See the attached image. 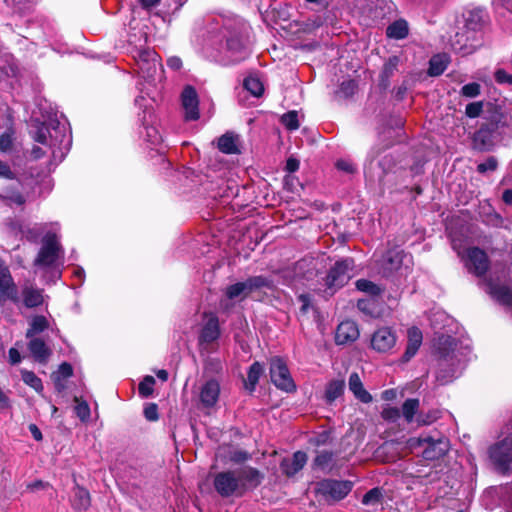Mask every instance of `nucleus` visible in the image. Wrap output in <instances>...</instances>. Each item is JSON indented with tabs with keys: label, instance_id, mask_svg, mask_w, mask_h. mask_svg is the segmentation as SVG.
I'll use <instances>...</instances> for the list:
<instances>
[{
	"label": "nucleus",
	"instance_id": "a18cd8bd",
	"mask_svg": "<svg viewBox=\"0 0 512 512\" xmlns=\"http://www.w3.org/2000/svg\"><path fill=\"white\" fill-rule=\"evenodd\" d=\"M77 403L75 406V412L82 421H87L90 417V408L85 401H80L77 397L75 398Z\"/></svg>",
	"mask_w": 512,
	"mask_h": 512
},
{
	"label": "nucleus",
	"instance_id": "4be33fe9",
	"mask_svg": "<svg viewBox=\"0 0 512 512\" xmlns=\"http://www.w3.org/2000/svg\"><path fill=\"white\" fill-rule=\"evenodd\" d=\"M306 462V453L297 451L291 458L284 459L281 462V469L287 476H293L304 467Z\"/></svg>",
	"mask_w": 512,
	"mask_h": 512
},
{
	"label": "nucleus",
	"instance_id": "ddd939ff",
	"mask_svg": "<svg viewBox=\"0 0 512 512\" xmlns=\"http://www.w3.org/2000/svg\"><path fill=\"white\" fill-rule=\"evenodd\" d=\"M369 164L365 167V176L371 182H381L384 175L391 169L392 158L384 156L381 161L374 163V155L370 156Z\"/></svg>",
	"mask_w": 512,
	"mask_h": 512
},
{
	"label": "nucleus",
	"instance_id": "20e7f679",
	"mask_svg": "<svg viewBox=\"0 0 512 512\" xmlns=\"http://www.w3.org/2000/svg\"><path fill=\"white\" fill-rule=\"evenodd\" d=\"M489 458L496 468L505 472L512 463V434L501 435L500 438L490 446Z\"/></svg>",
	"mask_w": 512,
	"mask_h": 512
},
{
	"label": "nucleus",
	"instance_id": "6e6d98bb",
	"mask_svg": "<svg viewBox=\"0 0 512 512\" xmlns=\"http://www.w3.org/2000/svg\"><path fill=\"white\" fill-rule=\"evenodd\" d=\"M299 302L301 303L300 311L302 313H307L311 308V298L307 294H301L298 297Z\"/></svg>",
	"mask_w": 512,
	"mask_h": 512
},
{
	"label": "nucleus",
	"instance_id": "37998d69",
	"mask_svg": "<svg viewBox=\"0 0 512 512\" xmlns=\"http://www.w3.org/2000/svg\"><path fill=\"white\" fill-rule=\"evenodd\" d=\"M249 292L251 293L253 290L262 288V287H270L271 281L263 276H255L247 279L246 281Z\"/></svg>",
	"mask_w": 512,
	"mask_h": 512
},
{
	"label": "nucleus",
	"instance_id": "f8f14e48",
	"mask_svg": "<svg viewBox=\"0 0 512 512\" xmlns=\"http://www.w3.org/2000/svg\"><path fill=\"white\" fill-rule=\"evenodd\" d=\"M8 300L17 303L19 301L17 288L9 269L0 265V304Z\"/></svg>",
	"mask_w": 512,
	"mask_h": 512
},
{
	"label": "nucleus",
	"instance_id": "13d9d810",
	"mask_svg": "<svg viewBox=\"0 0 512 512\" xmlns=\"http://www.w3.org/2000/svg\"><path fill=\"white\" fill-rule=\"evenodd\" d=\"M355 89L356 83L352 80L344 81L340 86L341 92H343L346 96L352 95Z\"/></svg>",
	"mask_w": 512,
	"mask_h": 512
},
{
	"label": "nucleus",
	"instance_id": "8fccbe9b",
	"mask_svg": "<svg viewBox=\"0 0 512 512\" xmlns=\"http://www.w3.org/2000/svg\"><path fill=\"white\" fill-rule=\"evenodd\" d=\"M13 131L8 130L0 136V150L6 152L11 149L13 144Z\"/></svg>",
	"mask_w": 512,
	"mask_h": 512
},
{
	"label": "nucleus",
	"instance_id": "6ab92c4d",
	"mask_svg": "<svg viewBox=\"0 0 512 512\" xmlns=\"http://www.w3.org/2000/svg\"><path fill=\"white\" fill-rule=\"evenodd\" d=\"M220 385L216 380L207 381L200 390V401L205 407H213L219 398Z\"/></svg>",
	"mask_w": 512,
	"mask_h": 512
},
{
	"label": "nucleus",
	"instance_id": "f03ea898",
	"mask_svg": "<svg viewBox=\"0 0 512 512\" xmlns=\"http://www.w3.org/2000/svg\"><path fill=\"white\" fill-rule=\"evenodd\" d=\"M451 243L453 250L458 254L470 272L476 276H482L486 273L489 261L483 250L469 247L468 239L456 234L451 235Z\"/></svg>",
	"mask_w": 512,
	"mask_h": 512
},
{
	"label": "nucleus",
	"instance_id": "b1692460",
	"mask_svg": "<svg viewBox=\"0 0 512 512\" xmlns=\"http://www.w3.org/2000/svg\"><path fill=\"white\" fill-rule=\"evenodd\" d=\"M348 386L349 390L359 401L363 403L372 401L371 394L364 388L362 380L357 373H352L349 376Z\"/></svg>",
	"mask_w": 512,
	"mask_h": 512
},
{
	"label": "nucleus",
	"instance_id": "dca6fc26",
	"mask_svg": "<svg viewBox=\"0 0 512 512\" xmlns=\"http://www.w3.org/2000/svg\"><path fill=\"white\" fill-rule=\"evenodd\" d=\"M359 337V329L354 321L346 320L341 322L335 333V341L338 345L354 342Z\"/></svg>",
	"mask_w": 512,
	"mask_h": 512
},
{
	"label": "nucleus",
	"instance_id": "412c9836",
	"mask_svg": "<svg viewBox=\"0 0 512 512\" xmlns=\"http://www.w3.org/2000/svg\"><path fill=\"white\" fill-rule=\"evenodd\" d=\"M227 53L230 63H237L249 55L247 46L238 37L228 39Z\"/></svg>",
	"mask_w": 512,
	"mask_h": 512
},
{
	"label": "nucleus",
	"instance_id": "ea45409f",
	"mask_svg": "<svg viewBox=\"0 0 512 512\" xmlns=\"http://www.w3.org/2000/svg\"><path fill=\"white\" fill-rule=\"evenodd\" d=\"M155 383L154 377L150 375L145 376L138 386L139 395L142 398L150 397L153 394Z\"/></svg>",
	"mask_w": 512,
	"mask_h": 512
},
{
	"label": "nucleus",
	"instance_id": "5fc2aeb1",
	"mask_svg": "<svg viewBox=\"0 0 512 512\" xmlns=\"http://www.w3.org/2000/svg\"><path fill=\"white\" fill-rule=\"evenodd\" d=\"M495 79L498 83H512V75L508 74L506 71L499 69L495 72Z\"/></svg>",
	"mask_w": 512,
	"mask_h": 512
},
{
	"label": "nucleus",
	"instance_id": "aec40b11",
	"mask_svg": "<svg viewBox=\"0 0 512 512\" xmlns=\"http://www.w3.org/2000/svg\"><path fill=\"white\" fill-rule=\"evenodd\" d=\"M28 349L33 358L35 359V361L43 364L48 362L52 354L51 349L40 338H30V341L28 343Z\"/></svg>",
	"mask_w": 512,
	"mask_h": 512
},
{
	"label": "nucleus",
	"instance_id": "052dcab7",
	"mask_svg": "<svg viewBox=\"0 0 512 512\" xmlns=\"http://www.w3.org/2000/svg\"><path fill=\"white\" fill-rule=\"evenodd\" d=\"M8 356H9V362L12 365H16V364L20 363L22 360L19 351L14 347L9 349Z\"/></svg>",
	"mask_w": 512,
	"mask_h": 512
},
{
	"label": "nucleus",
	"instance_id": "5701e85b",
	"mask_svg": "<svg viewBox=\"0 0 512 512\" xmlns=\"http://www.w3.org/2000/svg\"><path fill=\"white\" fill-rule=\"evenodd\" d=\"M423 336L420 329L411 327L408 330V343L403 355L404 361H409L418 351L422 344Z\"/></svg>",
	"mask_w": 512,
	"mask_h": 512
},
{
	"label": "nucleus",
	"instance_id": "c756f323",
	"mask_svg": "<svg viewBox=\"0 0 512 512\" xmlns=\"http://www.w3.org/2000/svg\"><path fill=\"white\" fill-rule=\"evenodd\" d=\"M408 31V23L400 19L387 27L386 34L389 38L403 39L408 35Z\"/></svg>",
	"mask_w": 512,
	"mask_h": 512
},
{
	"label": "nucleus",
	"instance_id": "1a4fd4ad",
	"mask_svg": "<svg viewBox=\"0 0 512 512\" xmlns=\"http://www.w3.org/2000/svg\"><path fill=\"white\" fill-rule=\"evenodd\" d=\"M270 377L274 385L281 390L292 392L296 389L287 365L281 358L275 357L271 359Z\"/></svg>",
	"mask_w": 512,
	"mask_h": 512
},
{
	"label": "nucleus",
	"instance_id": "f3484780",
	"mask_svg": "<svg viewBox=\"0 0 512 512\" xmlns=\"http://www.w3.org/2000/svg\"><path fill=\"white\" fill-rule=\"evenodd\" d=\"M21 298L26 308H35L43 305L48 296L44 295L43 289L26 284L22 287Z\"/></svg>",
	"mask_w": 512,
	"mask_h": 512
},
{
	"label": "nucleus",
	"instance_id": "7c9ffc66",
	"mask_svg": "<svg viewBox=\"0 0 512 512\" xmlns=\"http://www.w3.org/2000/svg\"><path fill=\"white\" fill-rule=\"evenodd\" d=\"M246 282H238L228 286L225 290V296L229 300L243 299L249 294Z\"/></svg>",
	"mask_w": 512,
	"mask_h": 512
},
{
	"label": "nucleus",
	"instance_id": "79ce46f5",
	"mask_svg": "<svg viewBox=\"0 0 512 512\" xmlns=\"http://www.w3.org/2000/svg\"><path fill=\"white\" fill-rule=\"evenodd\" d=\"M282 124L288 129V130H296L299 128V118L298 113L296 111H289L282 115L281 117Z\"/></svg>",
	"mask_w": 512,
	"mask_h": 512
},
{
	"label": "nucleus",
	"instance_id": "c9c22d12",
	"mask_svg": "<svg viewBox=\"0 0 512 512\" xmlns=\"http://www.w3.org/2000/svg\"><path fill=\"white\" fill-rule=\"evenodd\" d=\"M262 373H263V367L259 362H255L250 366L249 371H248L247 383H246V387L250 391H253L255 389Z\"/></svg>",
	"mask_w": 512,
	"mask_h": 512
},
{
	"label": "nucleus",
	"instance_id": "bb28decb",
	"mask_svg": "<svg viewBox=\"0 0 512 512\" xmlns=\"http://www.w3.org/2000/svg\"><path fill=\"white\" fill-rule=\"evenodd\" d=\"M238 138L233 133H225L218 139V149L226 154L238 153Z\"/></svg>",
	"mask_w": 512,
	"mask_h": 512
},
{
	"label": "nucleus",
	"instance_id": "bf43d9fd",
	"mask_svg": "<svg viewBox=\"0 0 512 512\" xmlns=\"http://www.w3.org/2000/svg\"><path fill=\"white\" fill-rule=\"evenodd\" d=\"M167 66L174 71L180 70L182 60L178 56H171L167 59Z\"/></svg>",
	"mask_w": 512,
	"mask_h": 512
},
{
	"label": "nucleus",
	"instance_id": "72a5a7b5",
	"mask_svg": "<svg viewBox=\"0 0 512 512\" xmlns=\"http://www.w3.org/2000/svg\"><path fill=\"white\" fill-rule=\"evenodd\" d=\"M21 377L23 382L34 389L37 393L43 392V384L41 379L32 371L21 370Z\"/></svg>",
	"mask_w": 512,
	"mask_h": 512
},
{
	"label": "nucleus",
	"instance_id": "f257e3e1",
	"mask_svg": "<svg viewBox=\"0 0 512 512\" xmlns=\"http://www.w3.org/2000/svg\"><path fill=\"white\" fill-rule=\"evenodd\" d=\"M59 230L57 223L51 224V230L43 238L42 246L34 260V265L43 269H51L53 281L61 277V270L58 261L61 254V245L58 242L56 231Z\"/></svg>",
	"mask_w": 512,
	"mask_h": 512
},
{
	"label": "nucleus",
	"instance_id": "39448f33",
	"mask_svg": "<svg viewBox=\"0 0 512 512\" xmlns=\"http://www.w3.org/2000/svg\"><path fill=\"white\" fill-rule=\"evenodd\" d=\"M62 132V138L58 146H56L55 142L52 140L53 137L44 124L37 125L36 130L31 133L36 142L43 144L51 150L53 159L61 161L65 154L64 150H67L69 144V138L65 135V127L62 128Z\"/></svg>",
	"mask_w": 512,
	"mask_h": 512
},
{
	"label": "nucleus",
	"instance_id": "a19ab883",
	"mask_svg": "<svg viewBox=\"0 0 512 512\" xmlns=\"http://www.w3.org/2000/svg\"><path fill=\"white\" fill-rule=\"evenodd\" d=\"M356 287L359 291L371 296L379 295L382 291L378 285L365 279L358 280L356 282Z\"/></svg>",
	"mask_w": 512,
	"mask_h": 512
},
{
	"label": "nucleus",
	"instance_id": "09e8293b",
	"mask_svg": "<svg viewBox=\"0 0 512 512\" xmlns=\"http://www.w3.org/2000/svg\"><path fill=\"white\" fill-rule=\"evenodd\" d=\"M483 110V102L477 101L469 103L466 106L465 113L470 118H476L478 117Z\"/></svg>",
	"mask_w": 512,
	"mask_h": 512
},
{
	"label": "nucleus",
	"instance_id": "3c124183",
	"mask_svg": "<svg viewBox=\"0 0 512 512\" xmlns=\"http://www.w3.org/2000/svg\"><path fill=\"white\" fill-rule=\"evenodd\" d=\"M144 416L148 421L154 422L159 418L158 406L155 403H147L144 407Z\"/></svg>",
	"mask_w": 512,
	"mask_h": 512
},
{
	"label": "nucleus",
	"instance_id": "423d86ee",
	"mask_svg": "<svg viewBox=\"0 0 512 512\" xmlns=\"http://www.w3.org/2000/svg\"><path fill=\"white\" fill-rule=\"evenodd\" d=\"M214 487L222 497L241 496L244 493V485L236 471H225L216 474Z\"/></svg>",
	"mask_w": 512,
	"mask_h": 512
},
{
	"label": "nucleus",
	"instance_id": "6e6552de",
	"mask_svg": "<svg viewBox=\"0 0 512 512\" xmlns=\"http://www.w3.org/2000/svg\"><path fill=\"white\" fill-rule=\"evenodd\" d=\"M397 344V334L391 327L383 326L373 332L370 347L377 353L389 354Z\"/></svg>",
	"mask_w": 512,
	"mask_h": 512
},
{
	"label": "nucleus",
	"instance_id": "0eeeda50",
	"mask_svg": "<svg viewBox=\"0 0 512 512\" xmlns=\"http://www.w3.org/2000/svg\"><path fill=\"white\" fill-rule=\"evenodd\" d=\"M353 266L354 263L352 259H344L336 262L325 279L327 288L335 290L344 286L353 276Z\"/></svg>",
	"mask_w": 512,
	"mask_h": 512
},
{
	"label": "nucleus",
	"instance_id": "473e14b6",
	"mask_svg": "<svg viewBox=\"0 0 512 512\" xmlns=\"http://www.w3.org/2000/svg\"><path fill=\"white\" fill-rule=\"evenodd\" d=\"M344 381L343 380H333L331 381L326 388L325 398L327 402L331 403L335 401L338 397H340L344 391Z\"/></svg>",
	"mask_w": 512,
	"mask_h": 512
},
{
	"label": "nucleus",
	"instance_id": "0e129e2a",
	"mask_svg": "<svg viewBox=\"0 0 512 512\" xmlns=\"http://www.w3.org/2000/svg\"><path fill=\"white\" fill-rule=\"evenodd\" d=\"M299 169V161L295 158H289L286 162V170L288 172H295Z\"/></svg>",
	"mask_w": 512,
	"mask_h": 512
},
{
	"label": "nucleus",
	"instance_id": "393cba45",
	"mask_svg": "<svg viewBox=\"0 0 512 512\" xmlns=\"http://www.w3.org/2000/svg\"><path fill=\"white\" fill-rule=\"evenodd\" d=\"M71 504L75 510H87L91 505V498L89 492L85 488L76 486L73 490Z\"/></svg>",
	"mask_w": 512,
	"mask_h": 512
},
{
	"label": "nucleus",
	"instance_id": "774afa93",
	"mask_svg": "<svg viewBox=\"0 0 512 512\" xmlns=\"http://www.w3.org/2000/svg\"><path fill=\"white\" fill-rule=\"evenodd\" d=\"M502 198L506 204L512 205V189L505 190Z\"/></svg>",
	"mask_w": 512,
	"mask_h": 512
},
{
	"label": "nucleus",
	"instance_id": "a211bd4d",
	"mask_svg": "<svg viewBox=\"0 0 512 512\" xmlns=\"http://www.w3.org/2000/svg\"><path fill=\"white\" fill-rule=\"evenodd\" d=\"M411 256L405 254L402 250L393 249L384 256V268L388 271H398L402 266L409 267Z\"/></svg>",
	"mask_w": 512,
	"mask_h": 512
},
{
	"label": "nucleus",
	"instance_id": "c85d7f7f",
	"mask_svg": "<svg viewBox=\"0 0 512 512\" xmlns=\"http://www.w3.org/2000/svg\"><path fill=\"white\" fill-rule=\"evenodd\" d=\"M236 472L244 485V492L246 491L248 485L257 486L261 481V476L256 469L246 468L242 470H236Z\"/></svg>",
	"mask_w": 512,
	"mask_h": 512
},
{
	"label": "nucleus",
	"instance_id": "338daca9",
	"mask_svg": "<svg viewBox=\"0 0 512 512\" xmlns=\"http://www.w3.org/2000/svg\"><path fill=\"white\" fill-rule=\"evenodd\" d=\"M47 485H48L47 483H44V482L38 480V481H35V482L29 484L27 487H28V489L35 491V490H39V489H44Z\"/></svg>",
	"mask_w": 512,
	"mask_h": 512
},
{
	"label": "nucleus",
	"instance_id": "9b49d317",
	"mask_svg": "<svg viewBox=\"0 0 512 512\" xmlns=\"http://www.w3.org/2000/svg\"><path fill=\"white\" fill-rule=\"evenodd\" d=\"M135 61L139 72L145 79H152L156 75L158 68L161 67L157 53L151 49L139 51L137 56H135Z\"/></svg>",
	"mask_w": 512,
	"mask_h": 512
},
{
	"label": "nucleus",
	"instance_id": "a878e982",
	"mask_svg": "<svg viewBox=\"0 0 512 512\" xmlns=\"http://www.w3.org/2000/svg\"><path fill=\"white\" fill-rule=\"evenodd\" d=\"M488 292L498 302L507 306H512V290L509 287L489 283Z\"/></svg>",
	"mask_w": 512,
	"mask_h": 512
},
{
	"label": "nucleus",
	"instance_id": "9d476101",
	"mask_svg": "<svg viewBox=\"0 0 512 512\" xmlns=\"http://www.w3.org/2000/svg\"><path fill=\"white\" fill-rule=\"evenodd\" d=\"M352 489L349 481L324 480L318 484L317 491L327 501H338L348 495Z\"/></svg>",
	"mask_w": 512,
	"mask_h": 512
},
{
	"label": "nucleus",
	"instance_id": "2f4dec72",
	"mask_svg": "<svg viewBox=\"0 0 512 512\" xmlns=\"http://www.w3.org/2000/svg\"><path fill=\"white\" fill-rule=\"evenodd\" d=\"M49 326V322L45 316H34L30 321V327L26 332L27 338H32L34 335L43 332Z\"/></svg>",
	"mask_w": 512,
	"mask_h": 512
},
{
	"label": "nucleus",
	"instance_id": "7ed1b4c3",
	"mask_svg": "<svg viewBox=\"0 0 512 512\" xmlns=\"http://www.w3.org/2000/svg\"><path fill=\"white\" fill-rule=\"evenodd\" d=\"M410 448H422V457L426 460H437L444 456L449 449V442L444 437L434 438L430 435H421L408 440Z\"/></svg>",
	"mask_w": 512,
	"mask_h": 512
},
{
	"label": "nucleus",
	"instance_id": "58836bf2",
	"mask_svg": "<svg viewBox=\"0 0 512 512\" xmlns=\"http://www.w3.org/2000/svg\"><path fill=\"white\" fill-rule=\"evenodd\" d=\"M244 87L255 97L261 96L264 91L262 82L254 76H249L244 80Z\"/></svg>",
	"mask_w": 512,
	"mask_h": 512
},
{
	"label": "nucleus",
	"instance_id": "e433bc0d",
	"mask_svg": "<svg viewBox=\"0 0 512 512\" xmlns=\"http://www.w3.org/2000/svg\"><path fill=\"white\" fill-rule=\"evenodd\" d=\"M419 400L418 399H407L402 405V413L405 420L408 423L414 421V417L419 409Z\"/></svg>",
	"mask_w": 512,
	"mask_h": 512
},
{
	"label": "nucleus",
	"instance_id": "4468645a",
	"mask_svg": "<svg viewBox=\"0 0 512 512\" xmlns=\"http://www.w3.org/2000/svg\"><path fill=\"white\" fill-rule=\"evenodd\" d=\"M219 336L220 326L218 317L213 314L206 315L205 322L199 335L200 345H209L215 342Z\"/></svg>",
	"mask_w": 512,
	"mask_h": 512
},
{
	"label": "nucleus",
	"instance_id": "de8ad7c7",
	"mask_svg": "<svg viewBox=\"0 0 512 512\" xmlns=\"http://www.w3.org/2000/svg\"><path fill=\"white\" fill-rule=\"evenodd\" d=\"M399 58L396 56L390 57L384 64L382 75L385 78H389L397 70Z\"/></svg>",
	"mask_w": 512,
	"mask_h": 512
},
{
	"label": "nucleus",
	"instance_id": "4d7b16f0",
	"mask_svg": "<svg viewBox=\"0 0 512 512\" xmlns=\"http://www.w3.org/2000/svg\"><path fill=\"white\" fill-rule=\"evenodd\" d=\"M336 167L339 170H342L347 173H353L355 170L353 163L348 160H344V159L338 160L336 162Z\"/></svg>",
	"mask_w": 512,
	"mask_h": 512
},
{
	"label": "nucleus",
	"instance_id": "e2e57ef3",
	"mask_svg": "<svg viewBox=\"0 0 512 512\" xmlns=\"http://www.w3.org/2000/svg\"><path fill=\"white\" fill-rule=\"evenodd\" d=\"M0 177L8 179L13 178V173L10 170L9 166L2 161H0Z\"/></svg>",
	"mask_w": 512,
	"mask_h": 512
},
{
	"label": "nucleus",
	"instance_id": "cd10ccee",
	"mask_svg": "<svg viewBox=\"0 0 512 512\" xmlns=\"http://www.w3.org/2000/svg\"><path fill=\"white\" fill-rule=\"evenodd\" d=\"M449 56L447 54H437L430 60L428 73L431 76L441 75L447 68Z\"/></svg>",
	"mask_w": 512,
	"mask_h": 512
},
{
	"label": "nucleus",
	"instance_id": "f704fd0d",
	"mask_svg": "<svg viewBox=\"0 0 512 512\" xmlns=\"http://www.w3.org/2000/svg\"><path fill=\"white\" fill-rule=\"evenodd\" d=\"M73 369L72 366L68 363H62L57 372L53 375L54 383L56 388L60 391L64 388V384L62 383L63 379H67L72 376Z\"/></svg>",
	"mask_w": 512,
	"mask_h": 512
},
{
	"label": "nucleus",
	"instance_id": "4c0bfd02",
	"mask_svg": "<svg viewBox=\"0 0 512 512\" xmlns=\"http://www.w3.org/2000/svg\"><path fill=\"white\" fill-rule=\"evenodd\" d=\"M333 464V454L327 451L320 452L314 460V465L323 471L331 470Z\"/></svg>",
	"mask_w": 512,
	"mask_h": 512
},
{
	"label": "nucleus",
	"instance_id": "69168bd1",
	"mask_svg": "<svg viewBox=\"0 0 512 512\" xmlns=\"http://www.w3.org/2000/svg\"><path fill=\"white\" fill-rule=\"evenodd\" d=\"M29 430L35 440L40 441L42 439V433L35 424H31Z\"/></svg>",
	"mask_w": 512,
	"mask_h": 512
},
{
	"label": "nucleus",
	"instance_id": "603ef678",
	"mask_svg": "<svg viewBox=\"0 0 512 512\" xmlns=\"http://www.w3.org/2000/svg\"><path fill=\"white\" fill-rule=\"evenodd\" d=\"M497 165H498V162H497L496 158L489 157L487 160H485L484 162L480 163L477 166V170L480 173H486V172H489V171L496 170Z\"/></svg>",
	"mask_w": 512,
	"mask_h": 512
},
{
	"label": "nucleus",
	"instance_id": "864d4df0",
	"mask_svg": "<svg viewBox=\"0 0 512 512\" xmlns=\"http://www.w3.org/2000/svg\"><path fill=\"white\" fill-rule=\"evenodd\" d=\"M383 419L388 421H396L400 417V410L397 407L387 406L381 413Z\"/></svg>",
	"mask_w": 512,
	"mask_h": 512
},
{
	"label": "nucleus",
	"instance_id": "c03bdc74",
	"mask_svg": "<svg viewBox=\"0 0 512 512\" xmlns=\"http://www.w3.org/2000/svg\"><path fill=\"white\" fill-rule=\"evenodd\" d=\"M381 497V490L379 488H373L363 496L362 503L366 506H375L380 503Z\"/></svg>",
	"mask_w": 512,
	"mask_h": 512
},
{
	"label": "nucleus",
	"instance_id": "49530a36",
	"mask_svg": "<svg viewBox=\"0 0 512 512\" xmlns=\"http://www.w3.org/2000/svg\"><path fill=\"white\" fill-rule=\"evenodd\" d=\"M481 87L478 83L472 82L461 88V95L467 98H474L480 94Z\"/></svg>",
	"mask_w": 512,
	"mask_h": 512
},
{
	"label": "nucleus",
	"instance_id": "680f3d73",
	"mask_svg": "<svg viewBox=\"0 0 512 512\" xmlns=\"http://www.w3.org/2000/svg\"><path fill=\"white\" fill-rule=\"evenodd\" d=\"M372 304H373V301L361 299L358 301L357 307L359 308V310H361L367 314H372V310L370 309V306Z\"/></svg>",
	"mask_w": 512,
	"mask_h": 512
},
{
	"label": "nucleus",
	"instance_id": "2eb2a0df",
	"mask_svg": "<svg viewBox=\"0 0 512 512\" xmlns=\"http://www.w3.org/2000/svg\"><path fill=\"white\" fill-rule=\"evenodd\" d=\"M182 106L187 120H197L199 118L198 96L192 86H186L181 94Z\"/></svg>",
	"mask_w": 512,
	"mask_h": 512
}]
</instances>
